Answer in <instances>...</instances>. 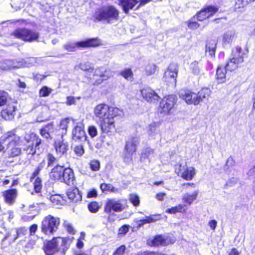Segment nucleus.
<instances>
[{"mask_svg":"<svg viewBox=\"0 0 255 255\" xmlns=\"http://www.w3.org/2000/svg\"><path fill=\"white\" fill-rule=\"evenodd\" d=\"M120 110L105 103L97 105L94 108L95 117L98 120L102 132L112 135L116 131L114 118L120 115Z\"/></svg>","mask_w":255,"mask_h":255,"instance_id":"f257e3e1","label":"nucleus"},{"mask_svg":"<svg viewBox=\"0 0 255 255\" xmlns=\"http://www.w3.org/2000/svg\"><path fill=\"white\" fill-rule=\"evenodd\" d=\"M4 155L6 158L13 160L22 154L21 147L22 140L21 137L16 133L15 129L6 132L5 135ZM13 160L9 161L12 162Z\"/></svg>","mask_w":255,"mask_h":255,"instance_id":"f03ea898","label":"nucleus"},{"mask_svg":"<svg viewBox=\"0 0 255 255\" xmlns=\"http://www.w3.org/2000/svg\"><path fill=\"white\" fill-rule=\"evenodd\" d=\"M49 178L54 182H63L68 186H73L76 183L73 169L59 164L52 168L49 173Z\"/></svg>","mask_w":255,"mask_h":255,"instance_id":"7ed1b4c3","label":"nucleus"},{"mask_svg":"<svg viewBox=\"0 0 255 255\" xmlns=\"http://www.w3.org/2000/svg\"><path fill=\"white\" fill-rule=\"evenodd\" d=\"M120 11L113 5L102 6L97 8L93 15L94 22H103L111 24L120 19Z\"/></svg>","mask_w":255,"mask_h":255,"instance_id":"20e7f679","label":"nucleus"},{"mask_svg":"<svg viewBox=\"0 0 255 255\" xmlns=\"http://www.w3.org/2000/svg\"><path fill=\"white\" fill-rule=\"evenodd\" d=\"M125 206L119 200H115L113 199H107L104 206L103 218L107 223H113L116 221V212H121L125 209Z\"/></svg>","mask_w":255,"mask_h":255,"instance_id":"39448f33","label":"nucleus"},{"mask_svg":"<svg viewBox=\"0 0 255 255\" xmlns=\"http://www.w3.org/2000/svg\"><path fill=\"white\" fill-rule=\"evenodd\" d=\"M60 218L49 214L45 216L41 223V232L45 236L51 237L59 229L60 225Z\"/></svg>","mask_w":255,"mask_h":255,"instance_id":"423d86ee","label":"nucleus"},{"mask_svg":"<svg viewBox=\"0 0 255 255\" xmlns=\"http://www.w3.org/2000/svg\"><path fill=\"white\" fill-rule=\"evenodd\" d=\"M14 38L24 42H32L37 41L39 38V33L35 29L26 27H18L10 33Z\"/></svg>","mask_w":255,"mask_h":255,"instance_id":"0eeeda50","label":"nucleus"},{"mask_svg":"<svg viewBox=\"0 0 255 255\" xmlns=\"http://www.w3.org/2000/svg\"><path fill=\"white\" fill-rule=\"evenodd\" d=\"M177 241L176 237L172 233H168L165 236L162 234H156L151 239L147 240V245L150 247L158 248L173 245Z\"/></svg>","mask_w":255,"mask_h":255,"instance_id":"6e6552de","label":"nucleus"},{"mask_svg":"<svg viewBox=\"0 0 255 255\" xmlns=\"http://www.w3.org/2000/svg\"><path fill=\"white\" fill-rule=\"evenodd\" d=\"M244 55L245 53L243 52L241 47H236L232 50V57L229 59V61L225 65L226 69L228 71L232 72L241 67L244 62Z\"/></svg>","mask_w":255,"mask_h":255,"instance_id":"1a4fd4ad","label":"nucleus"},{"mask_svg":"<svg viewBox=\"0 0 255 255\" xmlns=\"http://www.w3.org/2000/svg\"><path fill=\"white\" fill-rule=\"evenodd\" d=\"M138 142L135 137H131L126 141L123 149V159L127 164H129L133 161L132 156L136 151Z\"/></svg>","mask_w":255,"mask_h":255,"instance_id":"9d476101","label":"nucleus"},{"mask_svg":"<svg viewBox=\"0 0 255 255\" xmlns=\"http://www.w3.org/2000/svg\"><path fill=\"white\" fill-rule=\"evenodd\" d=\"M177 97L174 95L164 96L160 101L158 111L164 115L171 114L172 110L176 104Z\"/></svg>","mask_w":255,"mask_h":255,"instance_id":"9b49d317","label":"nucleus"},{"mask_svg":"<svg viewBox=\"0 0 255 255\" xmlns=\"http://www.w3.org/2000/svg\"><path fill=\"white\" fill-rule=\"evenodd\" d=\"M174 171L177 176L186 181L192 180L196 174L195 168L193 166H188L186 164L184 165L181 163L176 164Z\"/></svg>","mask_w":255,"mask_h":255,"instance_id":"f8f14e48","label":"nucleus"},{"mask_svg":"<svg viewBox=\"0 0 255 255\" xmlns=\"http://www.w3.org/2000/svg\"><path fill=\"white\" fill-rule=\"evenodd\" d=\"M45 165V161L43 159L36 167L29 177V181L32 183L33 186V190L37 193L41 192L42 190V180L39 175Z\"/></svg>","mask_w":255,"mask_h":255,"instance_id":"ddd939ff","label":"nucleus"},{"mask_svg":"<svg viewBox=\"0 0 255 255\" xmlns=\"http://www.w3.org/2000/svg\"><path fill=\"white\" fill-rule=\"evenodd\" d=\"M219 7L216 5H207L202 8L193 16L199 21H203L213 17L218 11Z\"/></svg>","mask_w":255,"mask_h":255,"instance_id":"4468645a","label":"nucleus"},{"mask_svg":"<svg viewBox=\"0 0 255 255\" xmlns=\"http://www.w3.org/2000/svg\"><path fill=\"white\" fill-rule=\"evenodd\" d=\"M178 74L177 66L170 64L164 73L163 81L167 85L175 86L176 84V78Z\"/></svg>","mask_w":255,"mask_h":255,"instance_id":"2eb2a0df","label":"nucleus"},{"mask_svg":"<svg viewBox=\"0 0 255 255\" xmlns=\"http://www.w3.org/2000/svg\"><path fill=\"white\" fill-rule=\"evenodd\" d=\"M140 95L143 100L150 104L157 103L160 99L158 94L149 87H144L141 89Z\"/></svg>","mask_w":255,"mask_h":255,"instance_id":"dca6fc26","label":"nucleus"},{"mask_svg":"<svg viewBox=\"0 0 255 255\" xmlns=\"http://www.w3.org/2000/svg\"><path fill=\"white\" fill-rule=\"evenodd\" d=\"M58 238L56 237H53L44 244L42 249L46 255H54L59 251Z\"/></svg>","mask_w":255,"mask_h":255,"instance_id":"f3484780","label":"nucleus"},{"mask_svg":"<svg viewBox=\"0 0 255 255\" xmlns=\"http://www.w3.org/2000/svg\"><path fill=\"white\" fill-rule=\"evenodd\" d=\"M180 98L189 105H198L197 93L188 89L183 90L180 94Z\"/></svg>","mask_w":255,"mask_h":255,"instance_id":"a211bd4d","label":"nucleus"},{"mask_svg":"<svg viewBox=\"0 0 255 255\" xmlns=\"http://www.w3.org/2000/svg\"><path fill=\"white\" fill-rule=\"evenodd\" d=\"M109 72V70L103 67L96 68L93 75L94 84L99 85L102 83L104 81L108 80L110 78Z\"/></svg>","mask_w":255,"mask_h":255,"instance_id":"6ab92c4d","label":"nucleus"},{"mask_svg":"<svg viewBox=\"0 0 255 255\" xmlns=\"http://www.w3.org/2000/svg\"><path fill=\"white\" fill-rule=\"evenodd\" d=\"M55 150L56 155L59 157H61L66 155L69 150V144L67 141H64L63 138L61 140H56L53 144Z\"/></svg>","mask_w":255,"mask_h":255,"instance_id":"aec40b11","label":"nucleus"},{"mask_svg":"<svg viewBox=\"0 0 255 255\" xmlns=\"http://www.w3.org/2000/svg\"><path fill=\"white\" fill-rule=\"evenodd\" d=\"M101 40L97 37L88 38L83 41L76 42V45L78 48H91L97 47L102 45Z\"/></svg>","mask_w":255,"mask_h":255,"instance_id":"412c9836","label":"nucleus"},{"mask_svg":"<svg viewBox=\"0 0 255 255\" xmlns=\"http://www.w3.org/2000/svg\"><path fill=\"white\" fill-rule=\"evenodd\" d=\"M72 138L75 140H85L86 138V134L84 130V125L79 122L73 128L72 131Z\"/></svg>","mask_w":255,"mask_h":255,"instance_id":"4be33fe9","label":"nucleus"},{"mask_svg":"<svg viewBox=\"0 0 255 255\" xmlns=\"http://www.w3.org/2000/svg\"><path fill=\"white\" fill-rule=\"evenodd\" d=\"M162 219V216L160 214H154L146 216L145 218L138 220H134L136 223V228L139 229L146 224H150L159 221Z\"/></svg>","mask_w":255,"mask_h":255,"instance_id":"5701e85b","label":"nucleus"},{"mask_svg":"<svg viewBox=\"0 0 255 255\" xmlns=\"http://www.w3.org/2000/svg\"><path fill=\"white\" fill-rule=\"evenodd\" d=\"M66 195L71 202L78 203L81 202L82 199V193L78 187H72L66 191Z\"/></svg>","mask_w":255,"mask_h":255,"instance_id":"b1692460","label":"nucleus"},{"mask_svg":"<svg viewBox=\"0 0 255 255\" xmlns=\"http://www.w3.org/2000/svg\"><path fill=\"white\" fill-rule=\"evenodd\" d=\"M16 109L15 106L8 104L5 108L1 110L0 115L4 120L11 121L14 118Z\"/></svg>","mask_w":255,"mask_h":255,"instance_id":"393cba45","label":"nucleus"},{"mask_svg":"<svg viewBox=\"0 0 255 255\" xmlns=\"http://www.w3.org/2000/svg\"><path fill=\"white\" fill-rule=\"evenodd\" d=\"M39 133L43 137L46 139L52 138L51 134L53 133H55L54 135L57 136L54 123L53 122L49 123L42 127L39 129Z\"/></svg>","mask_w":255,"mask_h":255,"instance_id":"a878e982","label":"nucleus"},{"mask_svg":"<svg viewBox=\"0 0 255 255\" xmlns=\"http://www.w3.org/2000/svg\"><path fill=\"white\" fill-rule=\"evenodd\" d=\"M71 119L69 117L61 120L58 128H56V135L60 136L61 138H63V137L67 134V129L69 127Z\"/></svg>","mask_w":255,"mask_h":255,"instance_id":"bb28decb","label":"nucleus"},{"mask_svg":"<svg viewBox=\"0 0 255 255\" xmlns=\"http://www.w3.org/2000/svg\"><path fill=\"white\" fill-rule=\"evenodd\" d=\"M17 192L15 188H9L4 191L2 195L4 198V202L9 205L13 204L17 196Z\"/></svg>","mask_w":255,"mask_h":255,"instance_id":"cd10ccee","label":"nucleus"},{"mask_svg":"<svg viewBox=\"0 0 255 255\" xmlns=\"http://www.w3.org/2000/svg\"><path fill=\"white\" fill-rule=\"evenodd\" d=\"M119 5L121 6L124 12L128 14L130 9H133L138 3V0H119Z\"/></svg>","mask_w":255,"mask_h":255,"instance_id":"c85d7f7f","label":"nucleus"},{"mask_svg":"<svg viewBox=\"0 0 255 255\" xmlns=\"http://www.w3.org/2000/svg\"><path fill=\"white\" fill-rule=\"evenodd\" d=\"M226 68L223 65H219L217 67L216 72V79L220 83H224L226 81Z\"/></svg>","mask_w":255,"mask_h":255,"instance_id":"c756f323","label":"nucleus"},{"mask_svg":"<svg viewBox=\"0 0 255 255\" xmlns=\"http://www.w3.org/2000/svg\"><path fill=\"white\" fill-rule=\"evenodd\" d=\"M217 48V42L215 40H208L206 41L205 45V52L208 53L209 55L214 57Z\"/></svg>","mask_w":255,"mask_h":255,"instance_id":"7c9ffc66","label":"nucleus"},{"mask_svg":"<svg viewBox=\"0 0 255 255\" xmlns=\"http://www.w3.org/2000/svg\"><path fill=\"white\" fill-rule=\"evenodd\" d=\"M158 71V67L153 63H148L145 65L143 73L146 76H150L154 75Z\"/></svg>","mask_w":255,"mask_h":255,"instance_id":"2f4dec72","label":"nucleus"},{"mask_svg":"<svg viewBox=\"0 0 255 255\" xmlns=\"http://www.w3.org/2000/svg\"><path fill=\"white\" fill-rule=\"evenodd\" d=\"M50 201L53 206H61L66 204V200L64 197L60 194H53L50 196Z\"/></svg>","mask_w":255,"mask_h":255,"instance_id":"473e14b6","label":"nucleus"},{"mask_svg":"<svg viewBox=\"0 0 255 255\" xmlns=\"http://www.w3.org/2000/svg\"><path fill=\"white\" fill-rule=\"evenodd\" d=\"M165 212L170 214H176L177 213L186 214L187 208L185 207V205L179 204L174 207L167 209Z\"/></svg>","mask_w":255,"mask_h":255,"instance_id":"72a5a7b5","label":"nucleus"},{"mask_svg":"<svg viewBox=\"0 0 255 255\" xmlns=\"http://www.w3.org/2000/svg\"><path fill=\"white\" fill-rule=\"evenodd\" d=\"M25 140L27 143H32V145H34L35 147L38 146L42 142L41 139L39 135L34 132L30 133L27 137H25Z\"/></svg>","mask_w":255,"mask_h":255,"instance_id":"f704fd0d","label":"nucleus"},{"mask_svg":"<svg viewBox=\"0 0 255 255\" xmlns=\"http://www.w3.org/2000/svg\"><path fill=\"white\" fill-rule=\"evenodd\" d=\"M211 91L209 88H202L197 93L198 102L200 104L204 99H207L210 96Z\"/></svg>","mask_w":255,"mask_h":255,"instance_id":"c9c22d12","label":"nucleus"},{"mask_svg":"<svg viewBox=\"0 0 255 255\" xmlns=\"http://www.w3.org/2000/svg\"><path fill=\"white\" fill-rule=\"evenodd\" d=\"M56 238H59V240H61V243L60 245V249L62 250V252L63 253L64 255L65 254L66 251L70 248V244L71 243V240H70L69 237H62L60 236L56 237Z\"/></svg>","mask_w":255,"mask_h":255,"instance_id":"e433bc0d","label":"nucleus"},{"mask_svg":"<svg viewBox=\"0 0 255 255\" xmlns=\"http://www.w3.org/2000/svg\"><path fill=\"white\" fill-rule=\"evenodd\" d=\"M100 188L103 193H116L118 192V189L115 188L110 183H102L100 185Z\"/></svg>","mask_w":255,"mask_h":255,"instance_id":"4c0bfd02","label":"nucleus"},{"mask_svg":"<svg viewBox=\"0 0 255 255\" xmlns=\"http://www.w3.org/2000/svg\"><path fill=\"white\" fill-rule=\"evenodd\" d=\"M198 191H195L192 194H187L182 198V201L185 205H190L197 199Z\"/></svg>","mask_w":255,"mask_h":255,"instance_id":"58836bf2","label":"nucleus"},{"mask_svg":"<svg viewBox=\"0 0 255 255\" xmlns=\"http://www.w3.org/2000/svg\"><path fill=\"white\" fill-rule=\"evenodd\" d=\"M119 75L128 81H132L133 79V73L130 68H125L121 71Z\"/></svg>","mask_w":255,"mask_h":255,"instance_id":"ea45409f","label":"nucleus"},{"mask_svg":"<svg viewBox=\"0 0 255 255\" xmlns=\"http://www.w3.org/2000/svg\"><path fill=\"white\" fill-rule=\"evenodd\" d=\"M235 37V32L228 31L224 33L223 36L222 42L223 44L227 45L231 43Z\"/></svg>","mask_w":255,"mask_h":255,"instance_id":"a19ab883","label":"nucleus"},{"mask_svg":"<svg viewBox=\"0 0 255 255\" xmlns=\"http://www.w3.org/2000/svg\"><path fill=\"white\" fill-rule=\"evenodd\" d=\"M89 211L92 213H96L100 210L101 206L96 201L90 202L87 205Z\"/></svg>","mask_w":255,"mask_h":255,"instance_id":"79ce46f5","label":"nucleus"},{"mask_svg":"<svg viewBox=\"0 0 255 255\" xmlns=\"http://www.w3.org/2000/svg\"><path fill=\"white\" fill-rule=\"evenodd\" d=\"M195 19L192 17L185 22L188 28L190 30H196L200 26V24L198 22V21L195 20Z\"/></svg>","mask_w":255,"mask_h":255,"instance_id":"37998d69","label":"nucleus"},{"mask_svg":"<svg viewBox=\"0 0 255 255\" xmlns=\"http://www.w3.org/2000/svg\"><path fill=\"white\" fill-rule=\"evenodd\" d=\"M15 234L11 238V240L15 241L19 237L24 236L26 234L27 229L25 227H20L14 229Z\"/></svg>","mask_w":255,"mask_h":255,"instance_id":"c03bdc74","label":"nucleus"},{"mask_svg":"<svg viewBox=\"0 0 255 255\" xmlns=\"http://www.w3.org/2000/svg\"><path fill=\"white\" fill-rule=\"evenodd\" d=\"M128 200L130 203L135 207H137L140 205V198L137 194H130L129 195Z\"/></svg>","mask_w":255,"mask_h":255,"instance_id":"a18cd8bd","label":"nucleus"},{"mask_svg":"<svg viewBox=\"0 0 255 255\" xmlns=\"http://www.w3.org/2000/svg\"><path fill=\"white\" fill-rule=\"evenodd\" d=\"M63 226L66 232L71 235H75L76 231L71 223L66 220L63 221Z\"/></svg>","mask_w":255,"mask_h":255,"instance_id":"49530a36","label":"nucleus"},{"mask_svg":"<svg viewBox=\"0 0 255 255\" xmlns=\"http://www.w3.org/2000/svg\"><path fill=\"white\" fill-rule=\"evenodd\" d=\"M252 2V0H237L235 3V8H244Z\"/></svg>","mask_w":255,"mask_h":255,"instance_id":"de8ad7c7","label":"nucleus"},{"mask_svg":"<svg viewBox=\"0 0 255 255\" xmlns=\"http://www.w3.org/2000/svg\"><path fill=\"white\" fill-rule=\"evenodd\" d=\"M8 94L4 90H0V107L5 106L7 102Z\"/></svg>","mask_w":255,"mask_h":255,"instance_id":"09e8293b","label":"nucleus"},{"mask_svg":"<svg viewBox=\"0 0 255 255\" xmlns=\"http://www.w3.org/2000/svg\"><path fill=\"white\" fill-rule=\"evenodd\" d=\"M52 90L46 86H44L39 91V96L40 97H45L48 96L51 93Z\"/></svg>","mask_w":255,"mask_h":255,"instance_id":"8fccbe9b","label":"nucleus"},{"mask_svg":"<svg viewBox=\"0 0 255 255\" xmlns=\"http://www.w3.org/2000/svg\"><path fill=\"white\" fill-rule=\"evenodd\" d=\"M89 166L93 171H98L100 169V163L98 160L93 159L90 161Z\"/></svg>","mask_w":255,"mask_h":255,"instance_id":"3c124183","label":"nucleus"},{"mask_svg":"<svg viewBox=\"0 0 255 255\" xmlns=\"http://www.w3.org/2000/svg\"><path fill=\"white\" fill-rule=\"evenodd\" d=\"M190 69L192 73L195 75H198L200 73V68L199 67V62L197 61H194L191 63Z\"/></svg>","mask_w":255,"mask_h":255,"instance_id":"603ef678","label":"nucleus"},{"mask_svg":"<svg viewBox=\"0 0 255 255\" xmlns=\"http://www.w3.org/2000/svg\"><path fill=\"white\" fill-rule=\"evenodd\" d=\"M160 125V122H153L148 126V132L149 135L155 133Z\"/></svg>","mask_w":255,"mask_h":255,"instance_id":"864d4df0","label":"nucleus"},{"mask_svg":"<svg viewBox=\"0 0 255 255\" xmlns=\"http://www.w3.org/2000/svg\"><path fill=\"white\" fill-rule=\"evenodd\" d=\"M74 152L78 156H82L85 152L83 145L80 144L76 145L74 148Z\"/></svg>","mask_w":255,"mask_h":255,"instance_id":"5fc2aeb1","label":"nucleus"},{"mask_svg":"<svg viewBox=\"0 0 255 255\" xmlns=\"http://www.w3.org/2000/svg\"><path fill=\"white\" fill-rule=\"evenodd\" d=\"M153 152V150L149 148H146L144 149L141 153L140 156V159L145 160L149 157L150 154Z\"/></svg>","mask_w":255,"mask_h":255,"instance_id":"6e6d98bb","label":"nucleus"},{"mask_svg":"<svg viewBox=\"0 0 255 255\" xmlns=\"http://www.w3.org/2000/svg\"><path fill=\"white\" fill-rule=\"evenodd\" d=\"M129 228L130 226L128 225L125 224L122 226L119 229L118 235L121 236H125L129 231Z\"/></svg>","mask_w":255,"mask_h":255,"instance_id":"4d7b16f0","label":"nucleus"},{"mask_svg":"<svg viewBox=\"0 0 255 255\" xmlns=\"http://www.w3.org/2000/svg\"><path fill=\"white\" fill-rule=\"evenodd\" d=\"M126 250V246L122 245L116 249L113 252V255H124L125 254Z\"/></svg>","mask_w":255,"mask_h":255,"instance_id":"13d9d810","label":"nucleus"},{"mask_svg":"<svg viewBox=\"0 0 255 255\" xmlns=\"http://www.w3.org/2000/svg\"><path fill=\"white\" fill-rule=\"evenodd\" d=\"M88 132L89 135L91 137H94L98 134V130L97 128L93 125H91L88 127Z\"/></svg>","mask_w":255,"mask_h":255,"instance_id":"bf43d9fd","label":"nucleus"},{"mask_svg":"<svg viewBox=\"0 0 255 255\" xmlns=\"http://www.w3.org/2000/svg\"><path fill=\"white\" fill-rule=\"evenodd\" d=\"M138 255H165V254L156 251L146 250L141 252Z\"/></svg>","mask_w":255,"mask_h":255,"instance_id":"052dcab7","label":"nucleus"},{"mask_svg":"<svg viewBox=\"0 0 255 255\" xmlns=\"http://www.w3.org/2000/svg\"><path fill=\"white\" fill-rule=\"evenodd\" d=\"M33 145H29L26 148V153L27 155H33L35 154L36 149Z\"/></svg>","mask_w":255,"mask_h":255,"instance_id":"680f3d73","label":"nucleus"},{"mask_svg":"<svg viewBox=\"0 0 255 255\" xmlns=\"http://www.w3.org/2000/svg\"><path fill=\"white\" fill-rule=\"evenodd\" d=\"M47 157L48 166H52L54 164V163L55 162L56 160V158L52 154L50 153H48L47 154Z\"/></svg>","mask_w":255,"mask_h":255,"instance_id":"e2e57ef3","label":"nucleus"},{"mask_svg":"<svg viewBox=\"0 0 255 255\" xmlns=\"http://www.w3.org/2000/svg\"><path fill=\"white\" fill-rule=\"evenodd\" d=\"M46 77V75L40 74L39 73H36L33 75V79L35 82L37 83L41 82Z\"/></svg>","mask_w":255,"mask_h":255,"instance_id":"0e129e2a","label":"nucleus"},{"mask_svg":"<svg viewBox=\"0 0 255 255\" xmlns=\"http://www.w3.org/2000/svg\"><path fill=\"white\" fill-rule=\"evenodd\" d=\"M97 196V191L95 189H92L88 191L86 195V197L88 198H96Z\"/></svg>","mask_w":255,"mask_h":255,"instance_id":"69168bd1","label":"nucleus"},{"mask_svg":"<svg viewBox=\"0 0 255 255\" xmlns=\"http://www.w3.org/2000/svg\"><path fill=\"white\" fill-rule=\"evenodd\" d=\"M77 46L75 44H67L65 46V49L70 52H74L76 50Z\"/></svg>","mask_w":255,"mask_h":255,"instance_id":"338daca9","label":"nucleus"},{"mask_svg":"<svg viewBox=\"0 0 255 255\" xmlns=\"http://www.w3.org/2000/svg\"><path fill=\"white\" fill-rule=\"evenodd\" d=\"M38 229V225L36 224L31 225L29 227V235L34 236Z\"/></svg>","mask_w":255,"mask_h":255,"instance_id":"774afa93","label":"nucleus"}]
</instances>
